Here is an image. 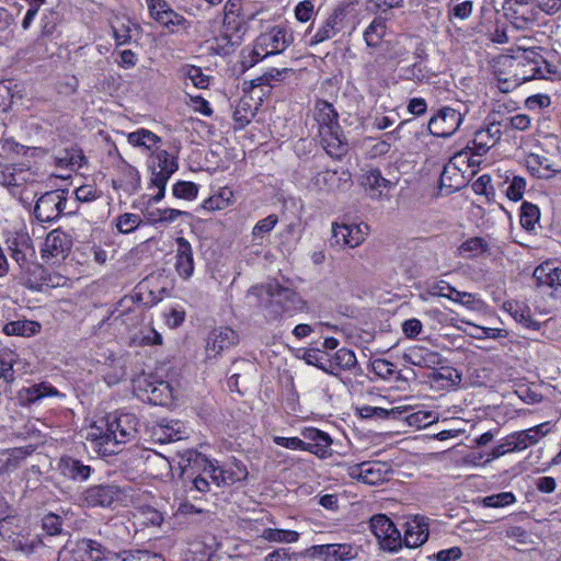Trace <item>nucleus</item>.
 <instances>
[{
  "mask_svg": "<svg viewBox=\"0 0 561 561\" xmlns=\"http://www.w3.org/2000/svg\"><path fill=\"white\" fill-rule=\"evenodd\" d=\"M320 136L322 147L330 157L340 159L347 153L348 145L341 128L320 134Z\"/></svg>",
  "mask_w": 561,
  "mask_h": 561,
  "instance_id": "21",
  "label": "nucleus"
},
{
  "mask_svg": "<svg viewBox=\"0 0 561 561\" xmlns=\"http://www.w3.org/2000/svg\"><path fill=\"white\" fill-rule=\"evenodd\" d=\"M298 553L291 552L289 548H278L265 557V561H297Z\"/></svg>",
  "mask_w": 561,
  "mask_h": 561,
  "instance_id": "63",
  "label": "nucleus"
},
{
  "mask_svg": "<svg viewBox=\"0 0 561 561\" xmlns=\"http://www.w3.org/2000/svg\"><path fill=\"white\" fill-rule=\"evenodd\" d=\"M328 362L334 367V371L350 370L355 375H360L363 371L358 366L356 355L353 351L342 347L337 350Z\"/></svg>",
  "mask_w": 561,
  "mask_h": 561,
  "instance_id": "24",
  "label": "nucleus"
},
{
  "mask_svg": "<svg viewBox=\"0 0 561 561\" xmlns=\"http://www.w3.org/2000/svg\"><path fill=\"white\" fill-rule=\"evenodd\" d=\"M41 329V324L36 321L16 320L9 322L4 325L3 331L7 335H20V336H32L36 334Z\"/></svg>",
  "mask_w": 561,
  "mask_h": 561,
  "instance_id": "32",
  "label": "nucleus"
},
{
  "mask_svg": "<svg viewBox=\"0 0 561 561\" xmlns=\"http://www.w3.org/2000/svg\"><path fill=\"white\" fill-rule=\"evenodd\" d=\"M488 250V242L480 237L470 238L462 242L458 248L459 254L468 257L477 256L478 254L486 252Z\"/></svg>",
  "mask_w": 561,
  "mask_h": 561,
  "instance_id": "41",
  "label": "nucleus"
},
{
  "mask_svg": "<svg viewBox=\"0 0 561 561\" xmlns=\"http://www.w3.org/2000/svg\"><path fill=\"white\" fill-rule=\"evenodd\" d=\"M172 194L176 198L192 201L198 194V185L188 181H178L172 187Z\"/></svg>",
  "mask_w": 561,
  "mask_h": 561,
  "instance_id": "48",
  "label": "nucleus"
},
{
  "mask_svg": "<svg viewBox=\"0 0 561 561\" xmlns=\"http://www.w3.org/2000/svg\"><path fill=\"white\" fill-rule=\"evenodd\" d=\"M525 61L517 65V72L513 81V88L518 87L523 82L531 79H547L545 71L539 65L537 53L534 50H525Z\"/></svg>",
  "mask_w": 561,
  "mask_h": 561,
  "instance_id": "11",
  "label": "nucleus"
},
{
  "mask_svg": "<svg viewBox=\"0 0 561 561\" xmlns=\"http://www.w3.org/2000/svg\"><path fill=\"white\" fill-rule=\"evenodd\" d=\"M494 145L495 142L485 136L484 131L477 130L473 139L467 145L466 149L471 150L474 156L481 157Z\"/></svg>",
  "mask_w": 561,
  "mask_h": 561,
  "instance_id": "45",
  "label": "nucleus"
},
{
  "mask_svg": "<svg viewBox=\"0 0 561 561\" xmlns=\"http://www.w3.org/2000/svg\"><path fill=\"white\" fill-rule=\"evenodd\" d=\"M516 502V497L512 492H501L491 494L481 500L484 507L500 508Z\"/></svg>",
  "mask_w": 561,
  "mask_h": 561,
  "instance_id": "47",
  "label": "nucleus"
},
{
  "mask_svg": "<svg viewBox=\"0 0 561 561\" xmlns=\"http://www.w3.org/2000/svg\"><path fill=\"white\" fill-rule=\"evenodd\" d=\"M549 431L550 423L545 422L528 430L516 432V439L520 445V449L524 450L527 447L535 445L540 438L546 436Z\"/></svg>",
  "mask_w": 561,
  "mask_h": 561,
  "instance_id": "27",
  "label": "nucleus"
},
{
  "mask_svg": "<svg viewBox=\"0 0 561 561\" xmlns=\"http://www.w3.org/2000/svg\"><path fill=\"white\" fill-rule=\"evenodd\" d=\"M278 222V217L274 214L268 215L266 218L259 220L253 227L252 236L254 239L263 238L264 234L271 232Z\"/></svg>",
  "mask_w": 561,
  "mask_h": 561,
  "instance_id": "53",
  "label": "nucleus"
},
{
  "mask_svg": "<svg viewBox=\"0 0 561 561\" xmlns=\"http://www.w3.org/2000/svg\"><path fill=\"white\" fill-rule=\"evenodd\" d=\"M368 234V226L360 225H332L331 244L355 248L359 245Z\"/></svg>",
  "mask_w": 561,
  "mask_h": 561,
  "instance_id": "7",
  "label": "nucleus"
},
{
  "mask_svg": "<svg viewBox=\"0 0 561 561\" xmlns=\"http://www.w3.org/2000/svg\"><path fill=\"white\" fill-rule=\"evenodd\" d=\"M5 245L10 251L11 257L18 263L20 268L26 274L38 273L41 278L45 273L42 265L35 262L36 252L30 234L25 231H15L9 233L5 239Z\"/></svg>",
  "mask_w": 561,
  "mask_h": 561,
  "instance_id": "2",
  "label": "nucleus"
},
{
  "mask_svg": "<svg viewBox=\"0 0 561 561\" xmlns=\"http://www.w3.org/2000/svg\"><path fill=\"white\" fill-rule=\"evenodd\" d=\"M288 72H291V69H289V68H283V69L272 68L271 70L266 71L262 76L257 77L256 81L263 82L264 85L272 87L273 85L272 82L282 81L283 75L288 73Z\"/></svg>",
  "mask_w": 561,
  "mask_h": 561,
  "instance_id": "62",
  "label": "nucleus"
},
{
  "mask_svg": "<svg viewBox=\"0 0 561 561\" xmlns=\"http://www.w3.org/2000/svg\"><path fill=\"white\" fill-rule=\"evenodd\" d=\"M160 24H162L167 28H171L173 26L182 25L185 22V19L176 13L174 10L168 7V9L162 13L157 20Z\"/></svg>",
  "mask_w": 561,
  "mask_h": 561,
  "instance_id": "58",
  "label": "nucleus"
},
{
  "mask_svg": "<svg viewBox=\"0 0 561 561\" xmlns=\"http://www.w3.org/2000/svg\"><path fill=\"white\" fill-rule=\"evenodd\" d=\"M61 22V16L57 11H49L44 14L41 23H42V36L49 37L54 35L57 31V26Z\"/></svg>",
  "mask_w": 561,
  "mask_h": 561,
  "instance_id": "50",
  "label": "nucleus"
},
{
  "mask_svg": "<svg viewBox=\"0 0 561 561\" xmlns=\"http://www.w3.org/2000/svg\"><path fill=\"white\" fill-rule=\"evenodd\" d=\"M528 169L533 174H536L541 179H549L551 174H554L557 170L552 169V165L548 163L546 157L538 154H531L528 160Z\"/></svg>",
  "mask_w": 561,
  "mask_h": 561,
  "instance_id": "40",
  "label": "nucleus"
},
{
  "mask_svg": "<svg viewBox=\"0 0 561 561\" xmlns=\"http://www.w3.org/2000/svg\"><path fill=\"white\" fill-rule=\"evenodd\" d=\"M403 359L413 366L430 369L435 368L443 363V358L439 353L420 345L409 347L403 353Z\"/></svg>",
  "mask_w": 561,
  "mask_h": 561,
  "instance_id": "14",
  "label": "nucleus"
},
{
  "mask_svg": "<svg viewBox=\"0 0 561 561\" xmlns=\"http://www.w3.org/2000/svg\"><path fill=\"white\" fill-rule=\"evenodd\" d=\"M46 251L53 256L65 255L70 249V241L66 233L55 229L50 231L45 240Z\"/></svg>",
  "mask_w": 561,
  "mask_h": 561,
  "instance_id": "29",
  "label": "nucleus"
},
{
  "mask_svg": "<svg viewBox=\"0 0 561 561\" xmlns=\"http://www.w3.org/2000/svg\"><path fill=\"white\" fill-rule=\"evenodd\" d=\"M540 217L539 208L528 202H524L520 206V225L528 231L535 229V225L538 222Z\"/></svg>",
  "mask_w": 561,
  "mask_h": 561,
  "instance_id": "43",
  "label": "nucleus"
},
{
  "mask_svg": "<svg viewBox=\"0 0 561 561\" xmlns=\"http://www.w3.org/2000/svg\"><path fill=\"white\" fill-rule=\"evenodd\" d=\"M106 439H113L114 445L125 444L136 439L140 421L129 412H121L118 414L108 415L107 417Z\"/></svg>",
  "mask_w": 561,
  "mask_h": 561,
  "instance_id": "3",
  "label": "nucleus"
},
{
  "mask_svg": "<svg viewBox=\"0 0 561 561\" xmlns=\"http://www.w3.org/2000/svg\"><path fill=\"white\" fill-rule=\"evenodd\" d=\"M301 435L306 442V451L314 454L320 458H324L329 453V447L332 444V439L325 432L318 428L309 427L301 432Z\"/></svg>",
  "mask_w": 561,
  "mask_h": 561,
  "instance_id": "18",
  "label": "nucleus"
},
{
  "mask_svg": "<svg viewBox=\"0 0 561 561\" xmlns=\"http://www.w3.org/2000/svg\"><path fill=\"white\" fill-rule=\"evenodd\" d=\"M337 118L339 114L333 107V105L329 102L323 101L321 103V107L319 108L320 134L340 129L341 126L339 124Z\"/></svg>",
  "mask_w": 561,
  "mask_h": 561,
  "instance_id": "31",
  "label": "nucleus"
},
{
  "mask_svg": "<svg viewBox=\"0 0 561 561\" xmlns=\"http://www.w3.org/2000/svg\"><path fill=\"white\" fill-rule=\"evenodd\" d=\"M534 276L540 284L553 288V295L561 298V266L545 263L535 270Z\"/></svg>",
  "mask_w": 561,
  "mask_h": 561,
  "instance_id": "22",
  "label": "nucleus"
},
{
  "mask_svg": "<svg viewBox=\"0 0 561 561\" xmlns=\"http://www.w3.org/2000/svg\"><path fill=\"white\" fill-rule=\"evenodd\" d=\"M18 84L13 80H0V111L8 112L14 102V99H22Z\"/></svg>",
  "mask_w": 561,
  "mask_h": 561,
  "instance_id": "35",
  "label": "nucleus"
},
{
  "mask_svg": "<svg viewBox=\"0 0 561 561\" xmlns=\"http://www.w3.org/2000/svg\"><path fill=\"white\" fill-rule=\"evenodd\" d=\"M345 18V10L336 8L332 14L327 19L324 24L317 31L311 39V44H319L329 38H332L340 30L339 26Z\"/></svg>",
  "mask_w": 561,
  "mask_h": 561,
  "instance_id": "23",
  "label": "nucleus"
},
{
  "mask_svg": "<svg viewBox=\"0 0 561 561\" xmlns=\"http://www.w3.org/2000/svg\"><path fill=\"white\" fill-rule=\"evenodd\" d=\"M526 188V180L523 176L514 175L510 186L506 190V196L514 202L523 198Z\"/></svg>",
  "mask_w": 561,
  "mask_h": 561,
  "instance_id": "54",
  "label": "nucleus"
},
{
  "mask_svg": "<svg viewBox=\"0 0 561 561\" xmlns=\"http://www.w3.org/2000/svg\"><path fill=\"white\" fill-rule=\"evenodd\" d=\"M264 539L272 542H296L299 534L295 530H284L277 528H266L263 533Z\"/></svg>",
  "mask_w": 561,
  "mask_h": 561,
  "instance_id": "46",
  "label": "nucleus"
},
{
  "mask_svg": "<svg viewBox=\"0 0 561 561\" xmlns=\"http://www.w3.org/2000/svg\"><path fill=\"white\" fill-rule=\"evenodd\" d=\"M360 185L368 192L370 197L378 198L385 191L393 187L394 184L385 179L379 169H369L362 175Z\"/></svg>",
  "mask_w": 561,
  "mask_h": 561,
  "instance_id": "19",
  "label": "nucleus"
},
{
  "mask_svg": "<svg viewBox=\"0 0 561 561\" xmlns=\"http://www.w3.org/2000/svg\"><path fill=\"white\" fill-rule=\"evenodd\" d=\"M122 496V490L115 484H95L83 492V501L90 507H110Z\"/></svg>",
  "mask_w": 561,
  "mask_h": 561,
  "instance_id": "10",
  "label": "nucleus"
},
{
  "mask_svg": "<svg viewBox=\"0 0 561 561\" xmlns=\"http://www.w3.org/2000/svg\"><path fill=\"white\" fill-rule=\"evenodd\" d=\"M231 197L232 192L224 188L218 194H215L205 199L203 203V208L209 211L225 209L230 205Z\"/></svg>",
  "mask_w": 561,
  "mask_h": 561,
  "instance_id": "44",
  "label": "nucleus"
},
{
  "mask_svg": "<svg viewBox=\"0 0 561 561\" xmlns=\"http://www.w3.org/2000/svg\"><path fill=\"white\" fill-rule=\"evenodd\" d=\"M386 32V23L381 19H375L366 28L364 39L369 47L378 46Z\"/></svg>",
  "mask_w": 561,
  "mask_h": 561,
  "instance_id": "42",
  "label": "nucleus"
},
{
  "mask_svg": "<svg viewBox=\"0 0 561 561\" xmlns=\"http://www.w3.org/2000/svg\"><path fill=\"white\" fill-rule=\"evenodd\" d=\"M173 167V164L170 165L169 172L157 169L154 170V167H151V169H149L151 173L149 186H167L169 179L174 174Z\"/></svg>",
  "mask_w": 561,
  "mask_h": 561,
  "instance_id": "59",
  "label": "nucleus"
},
{
  "mask_svg": "<svg viewBox=\"0 0 561 561\" xmlns=\"http://www.w3.org/2000/svg\"><path fill=\"white\" fill-rule=\"evenodd\" d=\"M34 450L35 447L33 445L7 449L4 453L7 458L1 465L0 471L2 473H9L15 470L26 457L34 453Z\"/></svg>",
  "mask_w": 561,
  "mask_h": 561,
  "instance_id": "26",
  "label": "nucleus"
},
{
  "mask_svg": "<svg viewBox=\"0 0 561 561\" xmlns=\"http://www.w3.org/2000/svg\"><path fill=\"white\" fill-rule=\"evenodd\" d=\"M259 47L270 48L264 56L276 55L286 49L291 36H287L285 28L279 26L272 27L268 32L261 34L259 37Z\"/></svg>",
  "mask_w": 561,
  "mask_h": 561,
  "instance_id": "15",
  "label": "nucleus"
},
{
  "mask_svg": "<svg viewBox=\"0 0 561 561\" xmlns=\"http://www.w3.org/2000/svg\"><path fill=\"white\" fill-rule=\"evenodd\" d=\"M108 551L100 542L92 539H80L71 550L73 561H101Z\"/></svg>",
  "mask_w": 561,
  "mask_h": 561,
  "instance_id": "17",
  "label": "nucleus"
},
{
  "mask_svg": "<svg viewBox=\"0 0 561 561\" xmlns=\"http://www.w3.org/2000/svg\"><path fill=\"white\" fill-rule=\"evenodd\" d=\"M42 527L49 536H56L62 531V518L54 513L46 514L42 519Z\"/></svg>",
  "mask_w": 561,
  "mask_h": 561,
  "instance_id": "52",
  "label": "nucleus"
},
{
  "mask_svg": "<svg viewBox=\"0 0 561 561\" xmlns=\"http://www.w3.org/2000/svg\"><path fill=\"white\" fill-rule=\"evenodd\" d=\"M463 185V176L460 170L455 165H445L440 173L439 186L440 190L446 188V194L458 191Z\"/></svg>",
  "mask_w": 561,
  "mask_h": 561,
  "instance_id": "28",
  "label": "nucleus"
},
{
  "mask_svg": "<svg viewBox=\"0 0 561 561\" xmlns=\"http://www.w3.org/2000/svg\"><path fill=\"white\" fill-rule=\"evenodd\" d=\"M364 483L375 485L386 480L387 465L378 461L364 462Z\"/></svg>",
  "mask_w": 561,
  "mask_h": 561,
  "instance_id": "39",
  "label": "nucleus"
},
{
  "mask_svg": "<svg viewBox=\"0 0 561 561\" xmlns=\"http://www.w3.org/2000/svg\"><path fill=\"white\" fill-rule=\"evenodd\" d=\"M412 122H413L412 119H405V121L401 122L396 127V129H393L390 133L385 134L387 139L379 140L370 147V149H369L370 157L376 158V157H381V156L387 154L391 148V144H390L389 139L390 138L399 139L401 130L404 128V126L411 124Z\"/></svg>",
  "mask_w": 561,
  "mask_h": 561,
  "instance_id": "36",
  "label": "nucleus"
},
{
  "mask_svg": "<svg viewBox=\"0 0 561 561\" xmlns=\"http://www.w3.org/2000/svg\"><path fill=\"white\" fill-rule=\"evenodd\" d=\"M57 469L64 478L73 482H84L93 472L89 465L70 456H62L58 461Z\"/></svg>",
  "mask_w": 561,
  "mask_h": 561,
  "instance_id": "13",
  "label": "nucleus"
},
{
  "mask_svg": "<svg viewBox=\"0 0 561 561\" xmlns=\"http://www.w3.org/2000/svg\"><path fill=\"white\" fill-rule=\"evenodd\" d=\"M58 394L59 392L56 388L45 382H41L27 388H22L19 391V400L22 405H31L41 400L42 398Z\"/></svg>",
  "mask_w": 561,
  "mask_h": 561,
  "instance_id": "25",
  "label": "nucleus"
},
{
  "mask_svg": "<svg viewBox=\"0 0 561 561\" xmlns=\"http://www.w3.org/2000/svg\"><path fill=\"white\" fill-rule=\"evenodd\" d=\"M404 536L402 545L408 548H417L428 538V518L415 516L412 520L404 524Z\"/></svg>",
  "mask_w": 561,
  "mask_h": 561,
  "instance_id": "12",
  "label": "nucleus"
},
{
  "mask_svg": "<svg viewBox=\"0 0 561 561\" xmlns=\"http://www.w3.org/2000/svg\"><path fill=\"white\" fill-rule=\"evenodd\" d=\"M66 204L64 191L46 192L36 201L34 216L41 222H53L60 217Z\"/></svg>",
  "mask_w": 561,
  "mask_h": 561,
  "instance_id": "6",
  "label": "nucleus"
},
{
  "mask_svg": "<svg viewBox=\"0 0 561 561\" xmlns=\"http://www.w3.org/2000/svg\"><path fill=\"white\" fill-rule=\"evenodd\" d=\"M370 365L373 371L382 379H389L396 374L394 365L387 359L376 358Z\"/></svg>",
  "mask_w": 561,
  "mask_h": 561,
  "instance_id": "55",
  "label": "nucleus"
},
{
  "mask_svg": "<svg viewBox=\"0 0 561 561\" xmlns=\"http://www.w3.org/2000/svg\"><path fill=\"white\" fill-rule=\"evenodd\" d=\"M453 301L466 306L469 310L477 312L483 311L484 308V302L480 298H478L473 294L466 291L457 290V293H455V296H453Z\"/></svg>",
  "mask_w": 561,
  "mask_h": 561,
  "instance_id": "49",
  "label": "nucleus"
},
{
  "mask_svg": "<svg viewBox=\"0 0 561 561\" xmlns=\"http://www.w3.org/2000/svg\"><path fill=\"white\" fill-rule=\"evenodd\" d=\"M300 358H302L306 364L316 366L329 375L335 377L339 376V373L334 371V367H332V365L328 362V358H324V356L320 354L319 348H305Z\"/></svg>",
  "mask_w": 561,
  "mask_h": 561,
  "instance_id": "38",
  "label": "nucleus"
},
{
  "mask_svg": "<svg viewBox=\"0 0 561 561\" xmlns=\"http://www.w3.org/2000/svg\"><path fill=\"white\" fill-rule=\"evenodd\" d=\"M463 122V116L457 110L444 106L434 114L427 124L431 135L439 138L451 137Z\"/></svg>",
  "mask_w": 561,
  "mask_h": 561,
  "instance_id": "5",
  "label": "nucleus"
},
{
  "mask_svg": "<svg viewBox=\"0 0 561 561\" xmlns=\"http://www.w3.org/2000/svg\"><path fill=\"white\" fill-rule=\"evenodd\" d=\"M342 175L346 176V181L350 180L351 175L347 172L339 173L335 170H324L319 172L314 179V185L322 191H334L339 188L342 181Z\"/></svg>",
  "mask_w": 561,
  "mask_h": 561,
  "instance_id": "30",
  "label": "nucleus"
},
{
  "mask_svg": "<svg viewBox=\"0 0 561 561\" xmlns=\"http://www.w3.org/2000/svg\"><path fill=\"white\" fill-rule=\"evenodd\" d=\"M237 470L226 469L219 466L218 476L214 477V483L217 486L231 485L237 481L244 480L248 477L247 468L242 463H236Z\"/></svg>",
  "mask_w": 561,
  "mask_h": 561,
  "instance_id": "33",
  "label": "nucleus"
},
{
  "mask_svg": "<svg viewBox=\"0 0 561 561\" xmlns=\"http://www.w3.org/2000/svg\"><path fill=\"white\" fill-rule=\"evenodd\" d=\"M256 298L261 304H276L283 312H305L306 302L300 296L288 287L282 286L277 280L271 279L264 284L252 286L248 298Z\"/></svg>",
  "mask_w": 561,
  "mask_h": 561,
  "instance_id": "1",
  "label": "nucleus"
},
{
  "mask_svg": "<svg viewBox=\"0 0 561 561\" xmlns=\"http://www.w3.org/2000/svg\"><path fill=\"white\" fill-rule=\"evenodd\" d=\"M473 11V2L470 0H466L459 3H456L450 10L448 11L449 20L451 21L453 18L459 19L461 21L467 20Z\"/></svg>",
  "mask_w": 561,
  "mask_h": 561,
  "instance_id": "56",
  "label": "nucleus"
},
{
  "mask_svg": "<svg viewBox=\"0 0 561 561\" xmlns=\"http://www.w3.org/2000/svg\"><path fill=\"white\" fill-rule=\"evenodd\" d=\"M194 465L202 469V476L209 478L214 482V477L218 476L219 466L215 465L214 461L209 460L202 454H196L194 458Z\"/></svg>",
  "mask_w": 561,
  "mask_h": 561,
  "instance_id": "51",
  "label": "nucleus"
},
{
  "mask_svg": "<svg viewBox=\"0 0 561 561\" xmlns=\"http://www.w3.org/2000/svg\"><path fill=\"white\" fill-rule=\"evenodd\" d=\"M138 387L147 393V399L154 405H168L173 400V389L165 380L145 377L138 381Z\"/></svg>",
  "mask_w": 561,
  "mask_h": 561,
  "instance_id": "9",
  "label": "nucleus"
},
{
  "mask_svg": "<svg viewBox=\"0 0 561 561\" xmlns=\"http://www.w3.org/2000/svg\"><path fill=\"white\" fill-rule=\"evenodd\" d=\"M253 113L249 104H239L233 112V121L239 125V128L245 127L252 119Z\"/></svg>",
  "mask_w": 561,
  "mask_h": 561,
  "instance_id": "61",
  "label": "nucleus"
},
{
  "mask_svg": "<svg viewBox=\"0 0 561 561\" xmlns=\"http://www.w3.org/2000/svg\"><path fill=\"white\" fill-rule=\"evenodd\" d=\"M173 164L174 173L179 170L178 157L170 154L164 149H157L149 158L148 169L154 167V170L169 172L170 165Z\"/></svg>",
  "mask_w": 561,
  "mask_h": 561,
  "instance_id": "37",
  "label": "nucleus"
},
{
  "mask_svg": "<svg viewBox=\"0 0 561 561\" xmlns=\"http://www.w3.org/2000/svg\"><path fill=\"white\" fill-rule=\"evenodd\" d=\"M369 526L383 550L397 551L402 547L400 530L385 514L374 515L369 520Z\"/></svg>",
  "mask_w": 561,
  "mask_h": 561,
  "instance_id": "4",
  "label": "nucleus"
},
{
  "mask_svg": "<svg viewBox=\"0 0 561 561\" xmlns=\"http://www.w3.org/2000/svg\"><path fill=\"white\" fill-rule=\"evenodd\" d=\"M176 263L175 270L183 278H190L194 272L193 250L190 242L183 238H176Z\"/></svg>",
  "mask_w": 561,
  "mask_h": 561,
  "instance_id": "20",
  "label": "nucleus"
},
{
  "mask_svg": "<svg viewBox=\"0 0 561 561\" xmlns=\"http://www.w3.org/2000/svg\"><path fill=\"white\" fill-rule=\"evenodd\" d=\"M438 366V368H433L434 371L431 376L433 381H443L442 387L444 388H450L461 382L462 376L456 368L450 366Z\"/></svg>",
  "mask_w": 561,
  "mask_h": 561,
  "instance_id": "34",
  "label": "nucleus"
},
{
  "mask_svg": "<svg viewBox=\"0 0 561 561\" xmlns=\"http://www.w3.org/2000/svg\"><path fill=\"white\" fill-rule=\"evenodd\" d=\"M274 443L278 446L288 448V449H299L306 450V442L300 439L299 437H283L275 436Z\"/></svg>",
  "mask_w": 561,
  "mask_h": 561,
  "instance_id": "64",
  "label": "nucleus"
},
{
  "mask_svg": "<svg viewBox=\"0 0 561 561\" xmlns=\"http://www.w3.org/2000/svg\"><path fill=\"white\" fill-rule=\"evenodd\" d=\"M238 342L239 334L231 328L214 329L208 335L206 351L207 353L214 352V356H216L224 350L237 345Z\"/></svg>",
  "mask_w": 561,
  "mask_h": 561,
  "instance_id": "16",
  "label": "nucleus"
},
{
  "mask_svg": "<svg viewBox=\"0 0 561 561\" xmlns=\"http://www.w3.org/2000/svg\"><path fill=\"white\" fill-rule=\"evenodd\" d=\"M307 551L310 557H320L322 561H351L358 556V549L350 543L317 545Z\"/></svg>",
  "mask_w": 561,
  "mask_h": 561,
  "instance_id": "8",
  "label": "nucleus"
},
{
  "mask_svg": "<svg viewBox=\"0 0 561 561\" xmlns=\"http://www.w3.org/2000/svg\"><path fill=\"white\" fill-rule=\"evenodd\" d=\"M141 220L136 214H124L117 219V229L123 233H129L134 231Z\"/></svg>",
  "mask_w": 561,
  "mask_h": 561,
  "instance_id": "57",
  "label": "nucleus"
},
{
  "mask_svg": "<svg viewBox=\"0 0 561 561\" xmlns=\"http://www.w3.org/2000/svg\"><path fill=\"white\" fill-rule=\"evenodd\" d=\"M324 327H329L328 323H314L313 325L301 323L294 328L293 334L299 340L309 336L313 332L323 334Z\"/></svg>",
  "mask_w": 561,
  "mask_h": 561,
  "instance_id": "60",
  "label": "nucleus"
}]
</instances>
